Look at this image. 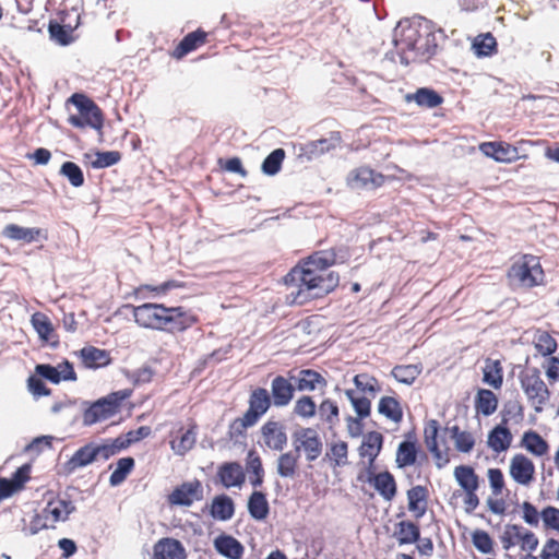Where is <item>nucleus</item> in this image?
Here are the masks:
<instances>
[{
    "label": "nucleus",
    "mask_w": 559,
    "mask_h": 559,
    "mask_svg": "<svg viewBox=\"0 0 559 559\" xmlns=\"http://www.w3.org/2000/svg\"><path fill=\"white\" fill-rule=\"evenodd\" d=\"M333 259L314 253L295 264L283 277V296L288 306H302L331 294L338 286V274L332 270Z\"/></svg>",
    "instance_id": "nucleus-1"
},
{
    "label": "nucleus",
    "mask_w": 559,
    "mask_h": 559,
    "mask_svg": "<svg viewBox=\"0 0 559 559\" xmlns=\"http://www.w3.org/2000/svg\"><path fill=\"white\" fill-rule=\"evenodd\" d=\"M134 324L144 331L180 333L191 328L197 318L181 306L144 302L131 306Z\"/></svg>",
    "instance_id": "nucleus-2"
},
{
    "label": "nucleus",
    "mask_w": 559,
    "mask_h": 559,
    "mask_svg": "<svg viewBox=\"0 0 559 559\" xmlns=\"http://www.w3.org/2000/svg\"><path fill=\"white\" fill-rule=\"evenodd\" d=\"M506 280L509 285L520 289H533L544 286L546 272L540 257L534 253L514 255L506 270Z\"/></svg>",
    "instance_id": "nucleus-3"
},
{
    "label": "nucleus",
    "mask_w": 559,
    "mask_h": 559,
    "mask_svg": "<svg viewBox=\"0 0 559 559\" xmlns=\"http://www.w3.org/2000/svg\"><path fill=\"white\" fill-rule=\"evenodd\" d=\"M73 509L74 508L71 502L62 498L55 497L47 502L40 513H36L32 518L25 528L31 534H37L43 530L55 528L59 522L68 520Z\"/></svg>",
    "instance_id": "nucleus-4"
},
{
    "label": "nucleus",
    "mask_w": 559,
    "mask_h": 559,
    "mask_svg": "<svg viewBox=\"0 0 559 559\" xmlns=\"http://www.w3.org/2000/svg\"><path fill=\"white\" fill-rule=\"evenodd\" d=\"M130 394V390L117 391L91 403L83 413V424L92 426L115 416Z\"/></svg>",
    "instance_id": "nucleus-5"
},
{
    "label": "nucleus",
    "mask_w": 559,
    "mask_h": 559,
    "mask_svg": "<svg viewBox=\"0 0 559 559\" xmlns=\"http://www.w3.org/2000/svg\"><path fill=\"white\" fill-rule=\"evenodd\" d=\"M521 388L536 413H540L550 397V392L537 369L526 370L520 378Z\"/></svg>",
    "instance_id": "nucleus-6"
},
{
    "label": "nucleus",
    "mask_w": 559,
    "mask_h": 559,
    "mask_svg": "<svg viewBox=\"0 0 559 559\" xmlns=\"http://www.w3.org/2000/svg\"><path fill=\"white\" fill-rule=\"evenodd\" d=\"M79 110L80 117L71 116V124L83 128L91 127L97 131L103 128V117L96 105L83 94H73L69 99Z\"/></svg>",
    "instance_id": "nucleus-7"
},
{
    "label": "nucleus",
    "mask_w": 559,
    "mask_h": 559,
    "mask_svg": "<svg viewBox=\"0 0 559 559\" xmlns=\"http://www.w3.org/2000/svg\"><path fill=\"white\" fill-rule=\"evenodd\" d=\"M293 447L298 455L316 461L322 453V440L317 429L301 427L293 433Z\"/></svg>",
    "instance_id": "nucleus-8"
},
{
    "label": "nucleus",
    "mask_w": 559,
    "mask_h": 559,
    "mask_svg": "<svg viewBox=\"0 0 559 559\" xmlns=\"http://www.w3.org/2000/svg\"><path fill=\"white\" fill-rule=\"evenodd\" d=\"M501 543L506 550L519 547L521 551L526 554L534 552L539 545L535 533L516 524L506 526L501 536Z\"/></svg>",
    "instance_id": "nucleus-9"
},
{
    "label": "nucleus",
    "mask_w": 559,
    "mask_h": 559,
    "mask_svg": "<svg viewBox=\"0 0 559 559\" xmlns=\"http://www.w3.org/2000/svg\"><path fill=\"white\" fill-rule=\"evenodd\" d=\"M385 177L368 167L353 169L346 177V186L355 191H372L382 187Z\"/></svg>",
    "instance_id": "nucleus-10"
},
{
    "label": "nucleus",
    "mask_w": 559,
    "mask_h": 559,
    "mask_svg": "<svg viewBox=\"0 0 559 559\" xmlns=\"http://www.w3.org/2000/svg\"><path fill=\"white\" fill-rule=\"evenodd\" d=\"M508 474L516 485L528 487L535 479L536 469L528 456L515 453L509 460Z\"/></svg>",
    "instance_id": "nucleus-11"
},
{
    "label": "nucleus",
    "mask_w": 559,
    "mask_h": 559,
    "mask_svg": "<svg viewBox=\"0 0 559 559\" xmlns=\"http://www.w3.org/2000/svg\"><path fill=\"white\" fill-rule=\"evenodd\" d=\"M478 150L485 157L499 164H512L521 158L518 148L503 141L480 143Z\"/></svg>",
    "instance_id": "nucleus-12"
},
{
    "label": "nucleus",
    "mask_w": 559,
    "mask_h": 559,
    "mask_svg": "<svg viewBox=\"0 0 559 559\" xmlns=\"http://www.w3.org/2000/svg\"><path fill=\"white\" fill-rule=\"evenodd\" d=\"M35 372L53 384L76 380V373L73 365L68 360H63L58 366L47 364L37 365L35 367Z\"/></svg>",
    "instance_id": "nucleus-13"
},
{
    "label": "nucleus",
    "mask_w": 559,
    "mask_h": 559,
    "mask_svg": "<svg viewBox=\"0 0 559 559\" xmlns=\"http://www.w3.org/2000/svg\"><path fill=\"white\" fill-rule=\"evenodd\" d=\"M202 497V487L200 481L183 483L168 495V502L176 507H190L194 501Z\"/></svg>",
    "instance_id": "nucleus-14"
},
{
    "label": "nucleus",
    "mask_w": 559,
    "mask_h": 559,
    "mask_svg": "<svg viewBox=\"0 0 559 559\" xmlns=\"http://www.w3.org/2000/svg\"><path fill=\"white\" fill-rule=\"evenodd\" d=\"M2 235L7 239L26 243L40 242L48 239V233L43 228L23 227L15 224L7 225L2 230Z\"/></svg>",
    "instance_id": "nucleus-15"
},
{
    "label": "nucleus",
    "mask_w": 559,
    "mask_h": 559,
    "mask_svg": "<svg viewBox=\"0 0 559 559\" xmlns=\"http://www.w3.org/2000/svg\"><path fill=\"white\" fill-rule=\"evenodd\" d=\"M263 445L273 451H282L287 443L285 427L278 421L269 420L261 427Z\"/></svg>",
    "instance_id": "nucleus-16"
},
{
    "label": "nucleus",
    "mask_w": 559,
    "mask_h": 559,
    "mask_svg": "<svg viewBox=\"0 0 559 559\" xmlns=\"http://www.w3.org/2000/svg\"><path fill=\"white\" fill-rule=\"evenodd\" d=\"M513 441L510 429L504 425H496L487 435V447L495 453L500 454L507 452Z\"/></svg>",
    "instance_id": "nucleus-17"
},
{
    "label": "nucleus",
    "mask_w": 559,
    "mask_h": 559,
    "mask_svg": "<svg viewBox=\"0 0 559 559\" xmlns=\"http://www.w3.org/2000/svg\"><path fill=\"white\" fill-rule=\"evenodd\" d=\"M296 389L299 392H314L325 390L328 380L323 374L313 369H302L295 379Z\"/></svg>",
    "instance_id": "nucleus-18"
},
{
    "label": "nucleus",
    "mask_w": 559,
    "mask_h": 559,
    "mask_svg": "<svg viewBox=\"0 0 559 559\" xmlns=\"http://www.w3.org/2000/svg\"><path fill=\"white\" fill-rule=\"evenodd\" d=\"M270 397L265 389H258L252 392L249 402V411L245 415V425H252L264 415L270 408Z\"/></svg>",
    "instance_id": "nucleus-19"
},
{
    "label": "nucleus",
    "mask_w": 559,
    "mask_h": 559,
    "mask_svg": "<svg viewBox=\"0 0 559 559\" xmlns=\"http://www.w3.org/2000/svg\"><path fill=\"white\" fill-rule=\"evenodd\" d=\"M382 444V433L376 430L369 431L362 436L358 454L361 459L367 460L369 464H372L381 452Z\"/></svg>",
    "instance_id": "nucleus-20"
},
{
    "label": "nucleus",
    "mask_w": 559,
    "mask_h": 559,
    "mask_svg": "<svg viewBox=\"0 0 559 559\" xmlns=\"http://www.w3.org/2000/svg\"><path fill=\"white\" fill-rule=\"evenodd\" d=\"M152 559H186V550L179 540L162 538L153 547Z\"/></svg>",
    "instance_id": "nucleus-21"
},
{
    "label": "nucleus",
    "mask_w": 559,
    "mask_h": 559,
    "mask_svg": "<svg viewBox=\"0 0 559 559\" xmlns=\"http://www.w3.org/2000/svg\"><path fill=\"white\" fill-rule=\"evenodd\" d=\"M499 400L496 393L489 389L478 388L474 395V409L476 414L489 417L498 409Z\"/></svg>",
    "instance_id": "nucleus-22"
},
{
    "label": "nucleus",
    "mask_w": 559,
    "mask_h": 559,
    "mask_svg": "<svg viewBox=\"0 0 559 559\" xmlns=\"http://www.w3.org/2000/svg\"><path fill=\"white\" fill-rule=\"evenodd\" d=\"M481 381L493 390L503 385V367L499 359L487 358L481 368Z\"/></svg>",
    "instance_id": "nucleus-23"
},
{
    "label": "nucleus",
    "mask_w": 559,
    "mask_h": 559,
    "mask_svg": "<svg viewBox=\"0 0 559 559\" xmlns=\"http://www.w3.org/2000/svg\"><path fill=\"white\" fill-rule=\"evenodd\" d=\"M520 445L530 454L543 457L549 452V444L539 433L534 430H526L522 433Z\"/></svg>",
    "instance_id": "nucleus-24"
},
{
    "label": "nucleus",
    "mask_w": 559,
    "mask_h": 559,
    "mask_svg": "<svg viewBox=\"0 0 559 559\" xmlns=\"http://www.w3.org/2000/svg\"><path fill=\"white\" fill-rule=\"evenodd\" d=\"M271 393L275 406L284 407L292 402L295 388L288 379L280 376L273 379L271 383Z\"/></svg>",
    "instance_id": "nucleus-25"
},
{
    "label": "nucleus",
    "mask_w": 559,
    "mask_h": 559,
    "mask_svg": "<svg viewBox=\"0 0 559 559\" xmlns=\"http://www.w3.org/2000/svg\"><path fill=\"white\" fill-rule=\"evenodd\" d=\"M407 509L417 519L423 518L427 511L428 491L423 486L412 487L406 492Z\"/></svg>",
    "instance_id": "nucleus-26"
},
{
    "label": "nucleus",
    "mask_w": 559,
    "mask_h": 559,
    "mask_svg": "<svg viewBox=\"0 0 559 559\" xmlns=\"http://www.w3.org/2000/svg\"><path fill=\"white\" fill-rule=\"evenodd\" d=\"M377 412L393 424H399L403 419V407L400 401L392 395H383L379 399Z\"/></svg>",
    "instance_id": "nucleus-27"
},
{
    "label": "nucleus",
    "mask_w": 559,
    "mask_h": 559,
    "mask_svg": "<svg viewBox=\"0 0 559 559\" xmlns=\"http://www.w3.org/2000/svg\"><path fill=\"white\" fill-rule=\"evenodd\" d=\"M79 356L83 366L88 369L104 368L111 362L108 352L93 346L83 347Z\"/></svg>",
    "instance_id": "nucleus-28"
},
{
    "label": "nucleus",
    "mask_w": 559,
    "mask_h": 559,
    "mask_svg": "<svg viewBox=\"0 0 559 559\" xmlns=\"http://www.w3.org/2000/svg\"><path fill=\"white\" fill-rule=\"evenodd\" d=\"M31 324L40 341L44 343H50L52 346H57L58 341L56 338L53 325L46 314L41 312L33 313L31 317Z\"/></svg>",
    "instance_id": "nucleus-29"
},
{
    "label": "nucleus",
    "mask_w": 559,
    "mask_h": 559,
    "mask_svg": "<svg viewBox=\"0 0 559 559\" xmlns=\"http://www.w3.org/2000/svg\"><path fill=\"white\" fill-rule=\"evenodd\" d=\"M216 551L228 559H240L243 554L242 545L233 536L222 534L214 539Z\"/></svg>",
    "instance_id": "nucleus-30"
},
{
    "label": "nucleus",
    "mask_w": 559,
    "mask_h": 559,
    "mask_svg": "<svg viewBox=\"0 0 559 559\" xmlns=\"http://www.w3.org/2000/svg\"><path fill=\"white\" fill-rule=\"evenodd\" d=\"M195 427L180 428L178 435L170 440V449L176 455H183L195 444Z\"/></svg>",
    "instance_id": "nucleus-31"
},
{
    "label": "nucleus",
    "mask_w": 559,
    "mask_h": 559,
    "mask_svg": "<svg viewBox=\"0 0 559 559\" xmlns=\"http://www.w3.org/2000/svg\"><path fill=\"white\" fill-rule=\"evenodd\" d=\"M218 478L226 488L240 487L245 481L242 467L237 463H226L218 469Z\"/></svg>",
    "instance_id": "nucleus-32"
},
{
    "label": "nucleus",
    "mask_w": 559,
    "mask_h": 559,
    "mask_svg": "<svg viewBox=\"0 0 559 559\" xmlns=\"http://www.w3.org/2000/svg\"><path fill=\"white\" fill-rule=\"evenodd\" d=\"M453 477L463 491H477L479 478L475 469L468 465H459L453 469Z\"/></svg>",
    "instance_id": "nucleus-33"
},
{
    "label": "nucleus",
    "mask_w": 559,
    "mask_h": 559,
    "mask_svg": "<svg viewBox=\"0 0 559 559\" xmlns=\"http://www.w3.org/2000/svg\"><path fill=\"white\" fill-rule=\"evenodd\" d=\"M532 346L539 356L548 358L556 353L558 344L547 331L537 330L533 334Z\"/></svg>",
    "instance_id": "nucleus-34"
},
{
    "label": "nucleus",
    "mask_w": 559,
    "mask_h": 559,
    "mask_svg": "<svg viewBox=\"0 0 559 559\" xmlns=\"http://www.w3.org/2000/svg\"><path fill=\"white\" fill-rule=\"evenodd\" d=\"M121 156L116 151L100 152L84 154L85 162L94 169L106 168L116 165Z\"/></svg>",
    "instance_id": "nucleus-35"
},
{
    "label": "nucleus",
    "mask_w": 559,
    "mask_h": 559,
    "mask_svg": "<svg viewBox=\"0 0 559 559\" xmlns=\"http://www.w3.org/2000/svg\"><path fill=\"white\" fill-rule=\"evenodd\" d=\"M421 373L420 365H399L391 370L392 378L400 384L413 385Z\"/></svg>",
    "instance_id": "nucleus-36"
},
{
    "label": "nucleus",
    "mask_w": 559,
    "mask_h": 559,
    "mask_svg": "<svg viewBox=\"0 0 559 559\" xmlns=\"http://www.w3.org/2000/svg\"><path fill=\"white\" fill-rule=\"evenodd\" d=\"M353 383L356 388V394H368L371 396L377 395L381 391V385L378 379L369 373H357L353 377Z\"/></svg>",
    "instance_id": "nucleus-37"
},
{
    "label": "nucleus",
    "mask_w": 559,
    "mask_h": 559,
    "mask_svg": "<svg viewBox=\"0 0 559 559\" xmlns=\"http://www.w3.org/2000/svg\"><path fill=\"white\" fill-rule=\"evenodd\" d=\"M233 500L224 495L215 497L210 506L211 515L219 521L229 520L234 514Z\"/></svg>",
    "instance_id": "nucleus-38"
},
{
    "label": "nucleus",
    "mask_w": 559,
    "mask_h": 559,
    "mask_svg": "<svg viewBox=\"0 0 559 559\" xmlns=\"http://www.w3.org/2000/svg\"><path fill=\"white\" fill-rule=\"evenodd\" d=\"M248 511L250 515L258 521L264 520L269 514V503L265 496L260 491H254L248 499Z\"/></svg>",
    "instance_id": "nucleus-39"
},
{
    "label": "nucleus",
    "mask_w": 559,
    "mask_h": 559,
    "mask_svg": "<svg viewBox=\"0 0 559 559\" xmlns=\"http://www.w3.org/2000/svg\"><path fill=\"white\" fill-rule=\"evenodd\" d=\"M317 413V404L310 395L299 396L293 405V414L302 420L312 419Z\"/></svg>",
    "instance_id": "nucleus-40"
},
{
    "label": "nucleus",
    "mask_w": 559,
    "mask_h": 559,
    "mask_svg": "<svg viewBox=\"0 0 559 559\" xmlns=\"http://www.w3.org/2000/svg\"><path fill=\"white\" fill-rule=\"evenodd\" d=\"M344 395L350 403L355 416L368 418L371 414V401L366 396H358L352 389L345 390Z\"/></svg>",
    "instance_id": "nucleus-41"
},
{
    "label": "nucleus",
    "mask_w": 559,
    "mask_h": 559,
    "mask_svg": "<svg viewBox=\"0 0 559 559\" xmlns=\"http://www.w3.org/2000/svg\"><path fill=\"white\" fill-rule=\"evenodd\" d=\"M472 49L479 58L489 57L496 51L497 43L491 34H481L474 38Z\"/></svg>",
    "instance_id": "nucleus-42"
},
{
    "label": "nucleus",
    "mask_w": 559,
    "mask_h": 559,
    "mask_svg": "<svg viewBox=\"0 0 559 559\" xmlns=\"http://www.w3.org/2000/svg\"><path fill=\"white\" fill-rule=\"evenodd\" d=\"M246 467L249 483L253 487H260L263 483V467L259 455L253 451H250L247 455Z\"/></svg>",
    "instance_id": "nucleus-43"
},
{
    "label": "nucleus",
    "mask_w": 559,
    "mask_h": 559,
    "mask_svg": "<svg viewBox=\"0 0 559 559\" xmlns=\"http://www.w3.org/2000/svg\"><path fill=\"white\" fill-rule=\"evenodd\" d=\"M406 100H413L420 107L435 108L442 103V97L431 90L420 88L413 95H407Z\"/></svg>",
    "instance_id": "nucleus-44"
},
{
    "label": "nucleus",
    "mask_w": 559,
    "mask_h": 559,
    "mask_svg": "<svg viewBox=\"0 0 559 559\" xmlns=\"http://www.w3.org/2000/svg\"><path fill=\"white\" fill-rule=\"evenodd\" d=\"M376 490L386 500H391L396 492L393 477L389 473H380L373 478Z\"/></svg>",
    "instance_id": "nucleus-45"
},
{
    "label": "nucleus",
    "mask_w": 559,
    "mask_h": 559,
    "mask_svg": "<svg viewBox=\"0 0 559 559\" xmlns=\"http://www.w3.org/2000/svg\"><path fill=\"white\" fill-rule=\"evenodd\" d=\"M328 459L335 466H345L348 463V444L343 440H337L331 443Z\"/></svg>",
    "instance_id": "nucleus-46"
},
{
    "label": "nucleus",
    "mask_w": 559,
    "mask_h": 559,
    "mask_svg": "<svg viewBox=\"0 0 559 559\" xmlns=\"http://www.w3.org/2000/svg\"><path fill=\"white\" fill-rule=\"evenodd\" d=\"M205 40V33L203 32H193L189 35H187L180 44L177 46V48L174 51V56L176 58H181L186 53L190 52L194 48H197L200 44H202Z\"/></svg>",
    "instance_id": "nucleus-47"
},
{
    "label": "nucleus",
    "mask_w": 559,
    "mask_h": 559,
    "mask_svg": "<svg viewBox=\"0 0 559 559\" xmlns=\"http://www.w3.org/2000/svg\"><path fill=\"white\" fill-rule=\"evenodd\" d=\"M451 432L454 447L459 452L468 453L473 450L475 439L469 431L461 430L459 427H453Z\"/></svg>",
    "instance_id": "nucleus-48"
},
{
    "label": "nucleus",
    "mask_w": 559,
    "mask_h": 559,
    "mask_svg": "<svg viewBox=\"0 0 559 559\" xmlns=\"http://www.w3.org/2000/svg\"><path fill=\"white\" fill-rule=\"evenodd\" d=\"M99 450L100 449L98 447L87 444L74 453L70 460V464L72 467H82L88 465L96 459Z\"/></svg>",
    "instance_id": "nucleus-49"
},
{
    "label": "nucleus",
    "mask_w": 559,
    "mask_h": 559,
    "mask_svg": "<svg viewBox=\"0 0 559 559\" xmlns=\"http://www.w3.org/2000/svg\"><path fill=\"white\" fill-rule=\"evenodd\" d=\"M284 158H285L284 150H282V148L274 150L263 160L262 166H261L262 173L266 176L276 175L282 167V163H283Z\"/></svg>",
    "instance_id": "nucleus-50"
},
{
    "label": "nucleus",
    "mask_w": 559,
    "mask_h": 559,
    "mask_svg": "<svg viewBox=\"0 0 559 559\" xmlns=\"http://www.w3.org/2000/svg\"><path fill=\"white\" fill-rule=\"evenodd\" d=\"M416 461V447L413 442L400 443L396 452V464L399 467L413 465Z\"/></svg>",
    "instance_id": "nucleus-51"
},
{
    "label": "nucleus",
    "mask_w": 559,
    "mask_h": 559,
    "mask_svg": "<svg viewBox=\"0 0 559 559\" xmlns=\"http://www.w3.org/2000/svg\"><path fill=\"white\" fill-rule=\"evenodd\" d=\"M60 174L68 179L74 188H80L84 183V176L81 168L73 162H66L60 167Z\"/></svg>",
    "instance_id": "nucleus-52"
},
{
    "label": "nucleus",
    "mask_w": 559,
    "mask_h": 559,
    "mask_svg": "<svg viewBox=\"0 0 559 559\" xmlns=\"http://www.w3.org/2000/svg\"><path fill=\"white\" fill-rule=\"evenodd\" d=\"M134 466V460L132 457H122L117 462V466L109 477L111 486L121 484L127 475L132 471Z\"/></svg>",
    "instance_id": "nucleus-53"
},
{
    "label": "nucleus",
    "mask_w": 559,
    "mask_h": 559,
    "mask_svg": "<svg viewBox=\"0 0 559 559\" xmlns=\"http://www.w3.org/2000/svg\"><path fill=\"white\" fill-rule=\"evenodd\" d=\"M396 537L400 544H412L415 543L419 537L418 527L408 521H402L399 523Z\"/></svg>",
    "instance_id": "nucleus-54"
},
{
    "label": "nucleus",
    "mask_w": 559,
    "mask_h": 559,
    "mask_svg": "<svg viewBox=\"0 0 559 559\" xmlns=\"http://www.w3.org/2000/svg\"><path fill=\"white\" fill-rule=\"evenodd\" d=\"M473 546L481 554L488 555L493 550V540L490 535L483 530H475L471 534Z\"/></svg>",
    "instance_id": "nucleus-55"
},
{
    "label": "nucleus",
    "mask_w": 559,
    "mask_h": 559,
    "mask_svg": "<svg viewBox=\"0 0 559 559\" xmlns=\"http://www.w3.org/2000/svg\"><path fill=\"white\" fill-rule=\"evenodd\" d=\"M297 469V457L292 453H284L277 461V473L281 477H293Z\"/></svg>",
    "instance_id": "nucleus-56"
},
{
    "label": "nucleus",
    "mask_w": 559,
    "mask_h": 559,
    "mask_svg": "<svg viewBox=\"0 0 559 559\" xmlns=\"http://www.w3.org/2000/svg\"><path fill=\"white\" fill-rule=\"evenodd\" d=\"M540 520L545 530L559 533V509L552 506H547L540 511Z\"/></svg>",
    "instance_id": "nucleus-57"
},
{
    "label": "nucleus",
    "mask_w": 559,
    "mask_h": 559,
    "mask_svg": "<svg viewBox=\"0 0 559 559\" xmlns=\"http://www.w3.org/2000/svg\"><path fill=\"white\" fill-rule=\"evenodd\" d=\"M79 25V20L76 21L74 26H63L59 24H50L49 33L53 39H56L61 45H68L72 41V31L76 28Z\"/></svg>",
    "instance_id": "nucleus-58"
},
{
    "label": "nucleus",
    "mask_w": 559,
    "mask_h": 559,
    "mask_svg": "<svg viewBox=\"0 0 559 559\" xmlns=\"http://www.w3.org/2000/svg\"><path fill=\"white\" fill-rule=\"evenodd\" d=\"M520 509L521 518L526 525L536 527L539 524L540 511L533 503L523 501Z\"/></svg>",
    "instance_id": "nucleus-59"
},
{
    "label": "nucleus",
    "mask_w": 559,
    "mask_h": 559,
    "mask_svg": "<svg viewBox=\"0 0 559 559\" xmlns=\"http://www.w3.org/2000/svg\"><path fill=\"white\" fill-rule=\"evenodd\" d=\"M319 409L326 423L334 424L338 419V416H340L338 406L331 399L322 400L319 405Z\"/></svg>",
    "instance_id": "nucleus-60"
},
{
    "label": "nucleus",
    "mask_w": 559,
    "mask_h": 559,
    "mask_svg": "<svg viewBox=\"0 0 559 559\" xmlns=\"http://www.w3.org/2000/svg\"><path fill=\"white\" fill-rule=\"evenodd\" d=\"M487 479L491 492L496 496L501 495L504 488V476L499 468L492 467L487 471Z\"/></svg>",
    "instance_id": "nucleus-61"
},
{
    "label": "nucleus",
    "mask_w": 559,
    "mask_h": 559,
    "mask_svg": "<svg viewBox=\"0 0 559 559\" xmlns=\"http://www.w3.org/2000/svg\"><path fill=\"white\" fill-rule=\"evenodd\" d=\"M543 370L549 383H559V358L548 357L543 364Z\"/></svg>",
    "instance_id": "nucleus-62"
},
{
    "label": "nucleus",
    "mask_w": 559,
    "mask_h": 559,
    "mask_svg": "<svg viewBox=\"0 0 559 559\" xmlns=\"http://www.w3.org/2000/svg\"><path fill=\"white\" fill-rule=\"evenodd\" d=\"M440 425L436 419H429L424 428V439L427 447L436 448Z\"/></svg>",
    "instance_id": "nucleus-63"
},
{
    "label": "nucleus",
    "mask_w": 559,
    "mask_h": 559,
    "mask_svg": "<svg viewBox=\"0 0 559 559\" xmlns=\"http://www.w3.org/2000/svg\"><path fill=\"white\" fill-rule=\"evenodd\" d=\"M540 559H559V542L548 539L542 548Z\"/></svg>",
    "instance_id": "nucleus-64"
}]
</instances>
